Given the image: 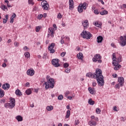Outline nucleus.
Listing matches in <instances>:
<instances>
[{
    "label": "nucleus",
    "instance_id": "obj_1",
    "mask_svg": "<svg viewBox=\"0 0 126 126\" xmlns=\"http://www.w3.org/2000/svg\"><path fill=\"white\" fill-rule=\"evenodd\" d=\"M86 76L90 77V78H94L96 79L99 86H104V77L102 74V70L100 68L95 69L94 73H92V72L87 73Z\"/></svg>",
    "mask_w": 126,
    "mask_h": 126
},
{
    "label": "nucleus",
    "instance_id": "obj_2",
    "mask_svg": "<svg viewBox=\"0 0 126 126\" xmlns=\"http://www.w3.org/2000/svg\"><path fill=\"white\" fill-rule=\"evenodd\" d=\"M45 85V90H48L49 88H54L55 87V80L52 78L48 79L47 82H44Z\"/></svg>",
    "mask_w": 126,
    "mask_h": 126
},
{
    "label": "nucleus",
    "instance_id": "obj_3",
    "mask_svg": "<svg viewBox=\"0 0 126 126\" xmlns=\"http://www.w3.org/2000/svg\"><path fill=\"white\" fill-rule=\"evenodd\" d=\"M97 122H99V118L94 115H92L91 117V120L88 122V125L90 126H97Z\"/></svg>",
    "mask_w": 126,
    "mask_h": 126
},
{
    "label": "nucleus",
    "instance_id": "obj_4",
    "mask_svg": "<svg viewBox=\"0 0 126 126\" xmlns=\"http://www.w3.org/2000/svg\"><path fill=\"white\" fill-rule=\"evenodd\" d=\"M80 35L84 39H91V37H92V34L86 31H83Z\"/></svg>",
    "mask_w": 126,
    "mask_h": 126
},
{
    "label": "nucleus",
    "instance_id": "obj_5",
    "mask_svg": "<svg viewBox=\"0 0 126 126\" xmlns=\"http://www.w3.org/2000/svg\"><path fill=\"white\" fill-rule=\"evenodd\" d=\"M102 56L99 54H97L94 55V57L93 58V63H102Z\"/></svg>",
    "mask_w": 126,
    "mask_h": 126
},
{
    "label": "nucleus",
    "instance_id": "obj_6",
    "mask_svg": "<svg viewBox=\"0 0 126 126\" xmlns=\"http://www.w3.org/2000/svg\"><path fill=\"white\" fill-rule=\"evenodd\" d=\"M120 45L122 47H125L126 45V34L120 36Z\"/></svg>",
    "mask_w": 126,
    "mask_h": 126
},
{
    "label": "nucleus",
    "instance_id": "obj_7",
    "mask_svg": "<svg viewBox=\"0 0 126 126\" xmlns=\"http://www.w3.org/2000/svg\"><path fill=\"white\" fill-rule=\"evenodd\" d=\"M41 5L43 10H48L50 7V5L46 0H44L41 2Z\"/></svg>",
    "mask_w": 126,
    "mask_h": 126
},
{
    "label": "nucleus",
    "instance_id": "obj_8",
    "mask_svg": "<svg viewBox=\"0 0 126 126\" xmlns=\"http://www.w3.org/2000/svg\"><path fill=\"white\" fill-rule=\"evenodd\" d=\"M59 62L60 60L59 59H55L52 60L51 63L54 66H55V67H59V66H61V64H60V63H59Z\"/></svg>",
    "mask_w": 126,
    "mask_h": 126
},
{
    "label": "nucleus",
    "instance_id": "obj_9",
    "mask_svg": "<svg viewBox=\"0 0 126 126\" xmlns=\"http://www.w3.org/2000/svg\"><path fill=\"white\" fill-rule=\"evenodd\" d=\"M55 46H56V44H55V43H52L48 47V51H50V54H54V53H55V51L54 50Z\"/></svg>",
    "mask_w": 126,
    "mask_h": 126
},
{
    "label": "nucleus",
    "instance_id": "obj_10",
    "mask_svg": "<svg viewBox=\"0 0 126 126\" xmlns=\"http://www.w3.org/2000/svg\"><path fill=\"white\" fill-rule=\"evenodd\" d=\"M82 26L84 27V29H86L88 28L89 26V23L88 20H85L84 21H82Z\"/></svg>",
    "mask_w": 126,
    "mask_h": 126
},
{
    "label": "nucleus",
    "instance_id": "obj_11",
    "mask_svg": "<svg viewBox=\"0 0 126 126\" xmlns=\"http://www.w3.org/2000/svg\"><path fill=\"white\" fill-rule=\"evenodd\" d=\"M118 81L119 82V84H120V87H123L125 83V80L124 79V77H119L118 79Z\"/></svg>",
    "mask_w": 126,
    "mask_h": 126
},
{
    "label": "nucleus",
    "instance_id": "obj_12",
    "mask_svg": "<svg viewBox=\"0 0 126 126\" xmlns=\"http://www.w3.org/2000/svg\"><path fill=\"white\" fill-rule=\"evenodd\" d=\"M9 100V104L11 105V108H14V107H15V99L12 97H10Z\"/></svg>",
    "mask_w": 126,
    "mask_h": 126
},
{
    "label": "nucleus",
    "instance_id": "obj_13",
    "mask_svg": "<svg viewBox=\"0 0 126 126\" xmlns=\"http://www.w3.org/2000/svg\"><path fill=\"white\" fill-rule=\"evenodd\" d=\"M27 74L30 76H33L35 74V71L34 69H29L27 71Z\"/></svg>",
    "mask_w": 126,
    "mask_h": 126
},
{
    "label": "nucleus",
    "instance_id": "obj_14",
    "mask_svg": "<svg viewBox=\"0 0 126 126\" xmlns=\"http://www.w3.org/2000/svg\"><path fill=\"white\" fill-rule=\"evenodd\" d=\"M74 8V4L73 3V0H69V9L72 10Z\"/></svg>",
    "mask_w": 126,
    "mask_h": 126
},
{
    "label": "nucleus",
    "instance_id": "obj_15",
    "mask_svg": "<svg viewBox=\"0 0 126 126\" xmlns=\"http://www.w3.org/2000/svg\"><path fill=\"white\" fill-rule=\"evenodd\" d=\"M2 88L4 90H8L10 88V85L8 83H5L2 85Z\"/></svg>",
    "mask_w": 126,
    "mask_h": 126
},
{
    "label": "nucleus",
    "instance_id": "obj_16",
    "mask_svg": "<svg viewBox=\"0 0 126 126\" xmlns=\"http://www.w3.org/2000/svg\"><path fill=\"white\" fill-rule=\"evenodd\" d=\"M112 64L115 66L114 68V69H115V70H118L119 68H121V67H122V65L119 64L118 63H112Z\"/></svg>",
    "mask_w": 126,
    "mask_h": 126
},
{
    "label": "nucleus",
    "instance_id": "obj_17",
    "mask_svg": "<svg viewBox=\"0 0 126 126\" xmlns=\"http://www.w3.org/2000/svg\"><path fill=\"white\" fill-rule=\"evenodd\" d=\"M80 4L83 7V9L86 10L87 6H88V3L86 2H84L83 3H80Z\"/></svg>",
    "mask_w": 126,
    "mask_h": 126
},
{
    "label": "nucleus",
    "instance_id": "obj_18",
    "mask_svg": "<svg viewBox=\"0 0 126 126\" xmlns=\"http://www.w3.org/2000/svg\"><path fill=\"white\" fill-rule=\"evenodd\" d=\"M88 90L90 94H92V95H95V94H96V91H95L94 88L92 89L91 87H89Z\"/></svg>",
    "mask_w": 126,
    "mask_h": 126
},
{
    "label": "nucleus",
    "instance_id": "obj_19",
    "mask_svg": "<svg viewBox=\"0 0 126 126\" xmlns=\"http://www.w3.org/2000/svg\"><path fill=\"white\" fill-rule=\"evenodd\" d=\"M77 58L78 60H80L81 61H83V54L82 53L80 52L77 55Z\"/></svg>",
    "mask_w": 126,
    "mask_h": 126
},
{
    "label": "nucleus",
    "instance_id": "obj_20",
    "mask_svg": "<svg viewBox=\"0 0 126 126\" xmlns=\"http://www.w3.org/2000/svg\"><path fill=\"white\" fill-rule=\"evenodd\" d=\"M15 119L18 121V122H22V121H23V117L20 115L16 116Z\"/></svg>",
    "mask_w": 126,
    "mask_h": 126
},
{
    "label": "nucleus",
    "instance_id": "obj_21",
    "mask_svg": "<svg viewBox=\"0 0 126 126\" xmlns=\"http://www.w3.org/2000/svg\"><path fill=\"white\" fill-rule=\"evenodd\" d=\"M78 11L79 13H82V12H83V8L80 4L78 6Z\"/></svg>",
    "mask_w": 126,
    "mask_h": 126
},
{
    "label": "nucleus",
    "instance_id": "obj_22",
    "mask_svg": "<svg viewBox=\"0 0 126 126\" xmlns=\"http://www.w3.org/2000/svg\"><path fill=\"white\" fill-rule=\"evenodd\" d=\"M122 62V56L120 55L119 57H118L115 61V63L119 64V63H121Z\"/></svg>",
    "mask_w": 126,
    "mask_h": 126
},
{
    "label": "nucleus",
    "instance_id": "obj_23",
    "mask_svg": "<svg viewBox=\"0 0 126 126\" xmlns=\"http://www.w3.org/2000/svg\"><path fill=\"white\" fill-rule=\"evenodd\" d=\"M116 60H117V57L116 56V54L114 53L112 54V63H115Z\"/></svg>",
    "mask_w": 126,
    "mask_h": 126
},
{
    "label": "nucleus",
    "instance_id": "obj_24",
    "mask_svg": "<svg viewBox=\"0 0 126 126\" xmlns=\"http://www.w3.org/2000/svg\"><path fill=\"white\" fill-rule=\"evenodd\" d=\"M8 21V15H5V18L3 19V24H5L6 22Z\"/></svg>",
    "mask_w": 126,
    "mask_h": 126
},
{
    "label": "nucleus",
    "instance_id": "obj_25",
    "mask_svg": "<svg viewBox=\"0 0 126 126\" xmlns=\"http://www.w3.org/2000/svg\"><path fill=\"white\" fill-rule=\"evenodd\" d=\"M97 43H102V41H103V37L99 35L97 37Z\"/></svg>",
    "mask_w": 126,
    "mask_h": 126
},
{
    "label": "nucleus",
    "instance_id": "obj_26",
    "mask_svg": "<svg viewBox=\"0 0 126 126\" xmlns=\"http://www.w3.org/2000/svg\"><path fill=\"white\" fill-rule=\"evenodd\" d=\"M0 8L4 11H7V10H8L7 7H6V6H5V5H1L0 6Z\"/></svg>",
    "mask_w": 126,
    "mask_h": 126
},
{
    "label": "nucleus",
    "instance_id": "obj_27",
    "mask_svg": "<svg viewBox=\"0 0 126 126\" xmlns=\"http://www.w3.org/2000/svg\"><path fill=\"white\" fill-rule=\"evenodd\" d=\"M5 108H9V109H13V107H11V104L9 103H6L4 104Z\"/></svg>",
    "mask_w": 126,
    "mask_h": 126
},
{
    "label": "nucleus",
    "instance_id": "obj_28",
    "mask_svg": "<svg viewBox=\"0 0 126 126\" xmlns=\"http://www.w3.org/2000/svg\"><path fill=\"white\" fill-rule=\"evenodd\" d=\"M88 103V104H89V105H92V106H93V105L95 104V101L92 100V98H90L89 99Z\"/></svg>",
    "mask_w": 126,
    "mask_h": 126
},
{
    "label": "nucleus",
    "instance_id": "obj_29",
    "mask_svg": "<svg viewBox=\"0 0 126 126\" xmlns=\"http://www.w3.org/2000/svg\"><path fill=\"white\" fill-rule=\"evenodd\" d=\"M15 94H16V95H17L18 96H21L22 95V93H21L20 90H19V89L16 90Z\"/></svg>",
    "mask_w": 126,
    "mask_h": 126
},
{
    "label": "nucleus",
    "instance_id": "obj_30",
    "mask_svg": "<svg viewBox=\"0 0 126 126\" xmlns=\"http://www.w3.org/2000/svg\"><path fill=\"white\" fill-rule=\"evenodd\" d=\"M4 96V91L0 89V98H2Z\"/></svg>",
    "mask_w": 126,
    "mask_h": 126
},
{
    "label": "nucleus",
    "instance_id": "obj_31",
    "mask_svg": "<svg viewBox=\"0 0 126 126\" xmlns=\"http://www.w3.org/2000/svg\"><path fill=\"white\" fill-rule=\"evenodd\" d=\"M54 109V107L52 105H50V106H47L46 107V110L47 111H52Z\"/></svg>",
    "mask_w": 126,
    "mask_h": 126
},
{
    "label": "nucleus",
    "instance_id": "obj_32",
    "mask_svg": "<svg viewBox=\"0 0 126 126\" xmlns=\"http://www.w3.org/2000/svg\"><path fill=\"white\" fill-rule=\"evenodd\" d=\"M26 94L27 95H30L32 94V91H31V89H29L26 91Z\"/></svg>",
    "mask_w": 126,
    "mask_h": 126
},
{
    "label": "nucleus",
    "instance_id": "obj_33",
    "mask_svg": "<svg viewBox=\"0 0 126 126\" xmlns=\"http://www.w3.org/2000/svg\"><path fill=\"white\" fill-rule=\"evenodd\" d=\"M100 14L101 15H106V14H108V11L106 10H104L102 12H100Z\"/></svg>",
    "mask_w": 126,
    "mask_h": 126
},
{
    "label": "nucleus",
    "instance_id": "obj_34",
    "mask_svg": "<svg viewBox=\"0 0 126 126\" xmlns=\"http://www.w3.org/2000/svg\"><path fill=\"white\" fill-rule=\"evenodd\" d=\"M70 116V110H67L66 111L65 118L66 119H68V118H69Z\"/></svg>",
    "mask_w": 126,
    "mask_h": 126
},
{
    "label": "nucleus",
    "instance_id": "obj_35",
    "mask_svg": "<svg viewBox=\"0 0 126 126\" xmlns=\"http://www.w3.org/2000/svg\"><path fill=\"white\" fill-rule=\"evenodd\" d=\"M64 39V35H63L62 36H61L60 43L62 44V45H63V44H64V40H63Z\"/></svg>",
    "mask_w": 126,
    "mask_h": 126
},
{
    "label": "nucleus",
    "instance_id": "obj_36",
    "mask_svg": "<svg viewBox=\"0 0 126 126\" xmlns=\"http://www.w3.org/2000/svg\"><path fill=\"white\" fill-rule=\"evenodd\" d=\"M24 56L27 58V59H29V58H30V53L28 52H26L25 53Z\"/></svg>",
    "mask_w": 126,
    "mask_h": 126
},
{
    "label": "nucleus",
    "instance_id": "obj_37",
    "mask_svg": "<svg viewBox=\"0 0 126 126\" xmlns=\"http://www.w3.org/2000/svg\"><path fill=\"white\" fill-rule=\"evenodd\" d=\"M42 28L41 26H37L35 28V32H39L40 30Z\"/></svg>",
    "mask_w": 126,
    "mask_h": 126
},
{
    "label": "nucleus",
    "instance_id": "obj_38",
    "mask_svg": "<svg viewBox=\"0 0 126 126\" xmlns=\"http://www.w3.org/2000/svg\"><path fill=\"white\" fill-rule=\"evenodd\" d=\"M29 4H31L32 5H34V3L33 0H28Z\"/></svg>",
    "mask_w": 126,
    "mask_h": 126
},
{
    "label": "nucleus",
    "instance_id": "obj_39",
    "mask_svg": "<svg viewBox=\"0 0 126 126\" xmlns=\"http://www.w3.org/2000/svg\"><path fill=\"white\" fill-rule=\"evenodd\" d=\"M80 123V121H79V120L76 119L75 120V126H78V125H79Z\"/></svg>",
    "mask_w": 126,
    "mask_h": 126
},
{
    "label": "nucleus",
    "instance_id": "obj_40",
    "mask_svg": "<svg viewBox=\"0 0 126 126\" xmlns=\"http://www.w3.org/2000/svg\"><path fill=\"white\" fill-rule=\"evenodd\" d=\"M95 112L96 114H99L101 113V110L99 109V108H96Z\"/></svg>",
    "mask_w": 126,
    "mask_h": 126
},
{
    "label": "nucleus",
    "instance_id": "obj_41",
    "mask_svg": "<svg viewBox=\"0 0 126 126\" xmlns=\"http://www.w3.org/2000/svg\"><path fill=\"white\" fill-rule=\"evenodd\" d=\"M43 14H42L38 15L37 19H39L40 20V19H42V18L43 17Z\"/></svg>",
    "mask_w": 126,
    "mask_h": 126
},
{
    "label": "nucleus",
    "instance_id": "obj_42",
    "mask_svg": "<svg viewBox=\"0 0 126 126\" xmlns=\"http://www.w3.org/2000/svg\"><path fill=\"white\" fill-rule=\"evenodd\" d=\"M58 100H63V96L62 94H60L58 96Z\"/></svg>",
    "mask_w": 126,
    "mask_h": 126
},
{
    "label": "nucleus",
    "instance_id": "obj_43",
    "mask_svg": "<svg viewBox=\"0 0 126 126\" xmlns=\"http://www.w3.org/2000/svg\"><path fill=\"white\" fill-rule=\"evenodd\" d=\"M69 94H70V92H69V91H66L65 92V97H67Z\"/></svg>",
    "mask_w": 126,
    "mask_h": 126
},
{
    "label": "nucleus",
    "instance_id": "obj_44",
    "mask_svg": "<svg viewBox=\"0 0 126 126\" xmlns=\"http://www.w3.org/2000/svg\"><path fill=\"white\" fill-rule=\"evenodd\" d=\"M68 66H69L68 63H65L63 64V67L66 68V67H68Z\"/></svg>",
    "mask_w": 126,
    "mask_h": 126
},
{
    "label": "nucleus",
    "instance_id": "obj_45",
    "mask_svg": "<svg viewBox=\"0 0 126 126\" xmlns=\"http://www.w3.org/2000/svg\"><path fill=\"white\" fill-rule=\"evenodd\" d=\"M57 18H59V19H62V18H63V15H62V14H61V13H59L58 14Z\"/></svg>",
    "mask_w": 126,
    "mask_h": 126
},
{
    "label": "nucleus",
    "instance_id": "obj_46",
    "mask_svg": "<svg viewBox=\"0 0 126 126\" xmlns=\"http://www.w3.org/2000/svg\"><path fill=\"white\" fill-rule=\"evenodd\" d=\"M94 25H95V26H96V27H99V28L101 27V25L97 22H96Z\"/></svg>",
    "mask_w": 126,
    "mask_h": 126
},
{
    "label": "nucleus",
    "instance_id": "obj_47",
    "mask_svg": "<svg viewBox=\"0 0 126 126\" xmlns=\"http://www.w3.org/2000/svg\"><path fill=\"white\" fill-rule=\"evenodd\" d=\"M94 14H96V15H98V14H99L100 12H99V11H98V9H96V10H94Z\"/></svg>",
    "mask_w": 126,
    "mask_h": 126
},
{
    "label": "nucleus",
    "instance_id": "obj_48",
    "mask_svg": "<svg viewBox=\"0 0 126 126\" xmlns=\"http://www.w3.org/2000/svg\"><path fill=\"white\" fill-rule=\"evenodd\" d=\"M49 33H52V32H54V30L52 28H49L48 29Z\"/></svg>",
    "mask_w": 126,
    "mask_h": 126
},
{
    "label": "nucleus",
    "instance_id": "obj_49",
    "mask_svg": "<svg viewBox=\"0 0 126 126\" xmlns=\"http://www.w3.org/2000/svg\"><path fill=\"white\" fill-rule=\"evenodd\" d=\"M120 84H117L115 85V88L117 89H120V87H121V86H120Z\"/></svg>",
    "mask_w": 126,
    "mask_h": 126
},
{
    "label": "nucleus",
    "instance_id": "obj_50",
    "mask_svg": "<svg viewBox=\"0 0 126 126\" xmlns=\"http://www.w3.org/2000/svg\"><path fill=\"white\" fill-rule=\"evenodd\" d=\"M65 72H66V73H69V72H70V69L69 68H66V69L65 70Z\"/></svg>",
    "mask_w": 126,
    "mask_h": 126
},
{
    "label": "nucleus",
    "instance_id": "obj_51",
    "mask_svg": "<svg viewBox=\"0 0 126 126\" xmlns=\"http://www.w3.org/2000/svg\"><path fill=\"white\" fill-rule=\"evenodd\" d=\"M14 46H15V47H18V46H19V43L15 41L14 42Z\"/></svg>",
    "mask_w": 126,
    "mask_h": 126
},
{
    "label": "nucleus",
    "instance_id": "obj_52",
    "mask_svg": "<svg viewBox=\"0 0 126 126\" xmlns=\"http://www.w3.org/2000/svg\"><path fill=\"white\" fill-rule=\"evenodd\" d=\"M26 87H30V83L29 82H27L25 84Z\"/></svg>",
    "mask_w": 126,
    "mask_h": 126
},
{
    "label": "nucleus",
    "instance_id": "obj_53",
    "mask_svg": "<svg viewBox=\"0 0 126 126\" xmlns=\"http://www.w3.org/2000/svg\"><path fill=\"white\" fill-rule=\"evenodd\" d=\"M66 54V52H62L61 54V57H64V56H65V54Z\"/></svg>",
    "mask_w": 126,
    "mask_h": 126
},
{
    "label": "nucleus",
    "instance_id": "obj_54",
    "mask_svg": "<svg viewBox=\"0 0 126 126\" xmlns=\"http://www.w3.org/2000/svg\"><path fill=\"white\" fill-rule=\"evenodd\" d=\"M117 106H114L113 111H115V112H118L119 110L117 109Z\"/></svg>",
    "mask_w": 126,
    "mask_h": 126
},
{
    "label": "nucleus",
    "instance_id": "obj_55",
    "mask_svg": "<svg viewBox=\"0 0 126 126\" xmlns=\"http://www.w3.org/2000/svg\"><path fill=\"white\" fill-rule=\"evenodd\" d=\"M64 39H65V41H66L67 42H69V37H68L67 36H64Z\"/></svg>",
    "mask_w": 126,
    "mask_h": 126
},
{
    "label": "nucleus",
    "instance_id": "obj_56",
    "mask_svg": "<svg viewBox=\"0 0 126 126\" xmlns=\"http://www.w3.org/2000/svg\"><path fill=\"white\" fill-rule=\"evenodd\" d=\"M96 85H97V83H96V81H94L93 82V86L94 87H95V86H96Z\"/></svg>",
    "mask_w": 126,
    "mask_h": 126
},
{
    "label": "nucleus",
    "instance_id": "obj_57",
    "mask_svg": "<svg viewBox=\"0 0 126 126\" xmlns=\"http://www.w3.org/2000/svg\"><path fill=\"white\" fill-rule=\"evenodd\" d=\"M43 59H46L47 58V53H45L43 54Z\"/></svg>",
    "mask_w": 126,
    "mask_h": 126
},
{
    "label": "nucleus",
    "instance_id": "obj_58",
    "mask_svg": "<svg viewBox=\"0 0 126 126\" xmlns=\"http://www.w3.org/2000/svg\"><path fill=\"white\" fill-rule=\"evenodd\" d=\"M16 16V14L14 13L13 14L11 17V18L14 19V18H15Z\"/></svg>",
    "mask_w": 126,
    "mask_h": 126
},
{
    "label": "nucleus",
    "instance_id": "obj_59",
    "mask_svg": "<svg viewBox=\"0 0 126 126\" xmlns=\"http://www.w3.org/2000/svg\"><path fill=\"white\" fill-rule=\"evenodd\" d=\"M92 9L93 10V11H94L95 10H96V7H95V6H93L92 7Z\"/></svg>",
    "mask_w": 126,
    "mask_h": 126
},
{
    "label": "nucleus",
    "instance_id": "obj_60",
    "mask_svg": "<svg viewBox=\"0 0 126 126\" xmlns=\"http://www.w3.org/2000/svg\"><path fill=\"white\" fill-rule=\"evenodd\" d=\"M14 21V19L12 18H10V23H13Z\"/></svg>",
    "mask_w": 126,
    "mask_h": 126
},
{
    "label": "nucleus",
    "instance_id": "obj_61",
    "mask_svg": "<svg viewBox=\"0 0 126 126\" xmlns=\"http://www.w3.org/2000/svg\"><path fill=\"white\" fill-rule=\"evenodd\" d=\"M28 47H27L26 46H24L23 48V50L25 51H27V50H28Z\"/></svg>",
    "mask_w": 126,
    "mask_h": 126
},
{
    "label": "nucleus",
    "instance_id": "obj_62",
    "mask_svg": "<svg viewBox=\"0 0 126 126\" xmlns=\"http://www.w3.org/2000/svg\"><path fill=\"white\" fill-rule=\"evenodd\" d=\"M68 100H72V96H66Z\"/></svg>",
    "mask_w": 126,
    "mask_h": 126
},
{
    "label": "nucleus",
    "instance_id": "obj_63",
    "mask_svg": "<svg viewBox=\"0 0 126 126\" xmlns=\"http://www.w3.org/2000/svg\"><path fill=\"white\" fill-rule=\"evenodd\" d=\"M2 67H6V63H4L2 64Z\"/></svg>",
    "mask_w": 126,
    "mask_h": 126
},
{
    "label": "nucleus",
    "instance_id": "obj_64",
    "mask_svg": "<svg viewBox=\"0 0 126 126\" xmlns=\"http://www.w3.org/2000/svg\"><path fill=\"white\" fill-rule=\"evenodd\" d=\"M0 103H5V99H1L0 101Z\"/></svg>",
    "mask_w": 126,
    "mask_h": 126
}]
</instances>
